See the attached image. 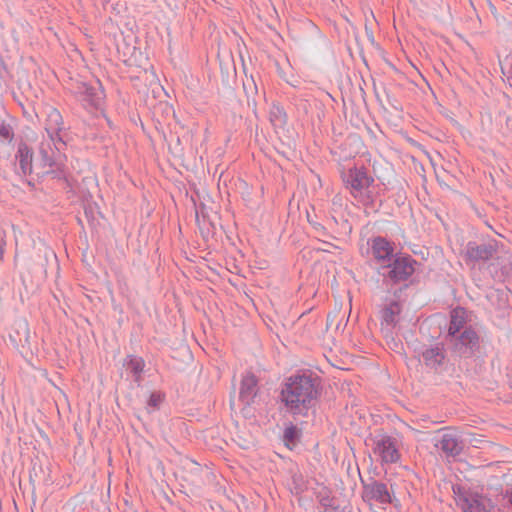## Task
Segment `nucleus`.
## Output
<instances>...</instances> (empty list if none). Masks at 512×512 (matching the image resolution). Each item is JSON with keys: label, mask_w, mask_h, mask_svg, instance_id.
I'll return each instance as SVG.
<instances>
[{"label": "nucleus", "mask_w": 512, "mask_h": 512, "mask_svg": "<svg viewBox=\"0 0 512 512\" xmlns=\"http://www.w3.org/2000/svg\"><path fill=\"white\" fill-rule=\"evenodd\" d=\"M243 90L247 97L248 106L252 105L253 109L256 110V97L258 95V86L252 75L250 77H247L246 80L243 81Z\"/></svg>", "instance_id": "24"}, {"label": "nucleus", "mask_w": 512, "mask_h": 512, "mask_svg": "<svg viewBox=\"0 0 512 512\" xmlns=\"http://www.w3.org/2000/svg\"><path fill=\"white\" fill-rule=\"evenodd\" d=\"M50 175L53 179H58L63 182V189L66 193L74 194L75 180L70 173L66 162H63V166H54L45 172Z\"/></svg>", "instance_id": "19"}, {"label": "nucleus", "mask_w": 512, "mask_h": 512, "mask_svg": "<svg viewBox=\"0 0 512 512\" xmlns=\"http://www.w3.org/2000/svg\"><path fill=\"white\" fill-rule=\"evenodd\" d=\"M34 151L25 141L18 143L15 159L19 163V169L24 176L32 174Z\"/></svg>", "instance_id": "16"}, {"label": "nucleus", "mask_w": 512, "mask_h": 512, "mask_svg": "<svg viewBox=\"0 0 512 512\" xmlns=\"http://www.w3.org/2000/svg\"><path fill=\"white\" fill-rule=\"evenodd\" d=\"M117 6H118V4H116V6H113V5H112V9H113L114 11H116V13H117V14H119V13H120V9H118V8H117Z\"/></svg>", "instance_id": "37"}, {"label": "nucleus", "mask_w": 512, "mask_h": 512, "mask_svg": "<svg viewBox=\"0 0 512 512\" xmlns=\"http://www.w3.org/2000/svg\"><path fill=\"white\" fill-rule=\"evenodd\" d=\"M468 321V312L464 307L457 306L450 311V320L446 337L454 336L456 333L462 332Z\"/></svg>", "instance_id": "17"}, {"label": "nucleus", "mask_w": 512, "mask_h": 512, "mask_svg": "<svg viewBox=\"0 0 512 512\" xmlns=\"http://www.w3.org/2000/svg\"><path fill=\"white\" fill-rule=\"evenodd\" d=\"M29 328L27 323L19 324L15 333L9 334V340L15 348L25 347L29 343Z\"/></svg>", "instance_id": "23"}, {"label": "nucleus", "mask_w": 512, "mask_h": 512, "mask_svg": "<svg viewBox=\"0 0 512 512\" xmlns=\"http://www.w3.org/2000/svg\"><path fill=\"white\" fill-rule=\"evenodd\" d=\"M66 146L63 138H57V140L44 139L39 145L42 166L49 168L63 166V162H67V156L64 153Z\"/></svg>", "instance_id": "7"}, {"label": "nucleus", "mask_w": 512, "mask_h": 512, "mask_svg": "<svg viewBox=\"0 0 512 512\" xmlns=\"http://www.w3.org/2000/svg\"><path fill=\"white\" fill-rule=\"evenodd\" d=\"M203 472V468L198 463L190 462L187 467L183 468L180 477L189 487L200 488L204 483Z\"/></svg>", "instance_id": "18"}, {"label": "nucleus", "mask_w": 512, "mask_h": 512, "mask_svg": "<svg viewBox=\"0 0 512 512\" xmlns=\"http://www.w3.org/2000/svg\"><path fill=\"white\" fill-rule=\"evenodd\" d=\"M43 113L46 116L44 129L48 138L52 140L62 138L61 132L64 129V121L59 110L51 105H45Z\"/></svg>", "instance_id": "12"}, {"label": "nucleus", "mask_w": 512, "mask_h": 512, "mask_svg": "<svg viewBox=\"0 0 512 512\" xmlns=\"http://www.w3.org/2000/svg\"><path fill=\"white\" fill-rule=\"evenodd\" d=\"M124 366L133 375V380L138 385L142 382V373L145 367V361L142 357L128 355L124 360Z\"/></svg>", "instance_id": "22"}, {"label": "nucleus", "mask_w": 512, "mask_h": 512, "mask_svg": "<svg viewBox=\"0 0 512 512\" xmlns=\"http://www.w3.org/2000/svg\"><path fill=\"white\" fill-rule=\"evenodd\" d=\"M343 181L355 200L366 208H374L375 194L370 190L374 178L368 175L365 167L350 168L343 174Z\"/></svg>", "instance_id": "2"}, {"label": "nucleus", "mask_w": 512, "mask_h": 512, "mask_svg": "<svg viewBox=\"0 0 512 512\" xmlns=\"http://www.w3.org/2000/svg\"><path fill=\"white\" fill-rule=\"evenodd\" d=\"M269 121L274 129H283L288 122V115L279 102H273L269 110Z\"/></svg>", "instance_id": "21"}, {"label": "nucleus", "mask_w": 512, "mask_h": 512, "mask_svg": "<svg viewBox=\"0 0 512 512\" xmlns=\"http://www.w3.org/2000/svg\"><path fill=\"white\" fill-rule=\"evenodd\" d=\"M485 499L479 494L464 492L458 494V505L463 512H489Z\"/></svg>", "instance_id": "15"}, {"label": "nucleus", "mask_w": 512, "mask_h": 512, "mask_svg": "<svg viewBox=\"0 0 512 512\" xmlns=\"http://www.w3.org/2000/svg\"><path fill=\"white\" fill-rule=\"evenodd\" d=\"M372 450L382 464L396 463L400 459L397 440L387 434H377L370 438Z\"/></svg>", "instance_id": "9"}, {"label": "nucleus", "mask_w": 512, "mask_h": 512, "mask_svg": "<svg viewBox=\"0 0 512 512\" xmlns=\"http://www.w3.org/2000/svg\"><path fill=\"white\" fill-rule=\"evenodd\" d=\"M70 90L85 109H99L104 103L105 93L99 81L94 84L75 82Z\"/></svg>", "instance_id": "5"}, {"label": "nucleus", "mask_w": 512, "mask_h": 512, "mask_svg": "<svg viewBox=\"0 0 512 512\" xmlns=\"http://www.w3.org/2000/svg\"><path fill=\"white\" fill-rule=\"evenodd\" d=\"M306 218L308 223L312 226L314 232L319 236H328V231L324 225L319 223L316 218L317 216L312 215L309 211H306Z\"/></svg>", "instance_id": "27"}, {"label": "nucleus", "mask_w": 512, "mask_h": 512, "mask_svg": "<svg viewBox=\"0 0 512 512\" xmlns=\"http://www.w3.org/2000/svg\"><path fill=\"white\" fill-rule=\"evenodd\" d=\"M362 484L361 497L369 505L373 502L386 505L393 502L390 489L387 484L370 477L368 480L360 479Z\"/></svg>", "instance_id": "8"}, {"label": "nucleus", "mask_w": 512, "mask_h": 512, "mask_svg": "<svg viewBox=\"0 0 512 512\" xmlns=\"http://www.w3.org/2000/svg\"><path fill=\"white\" fill-rule=\"evenodd\" d=\"M30 482L33 484L34 480H33V477H32V474L30 473Z\"/></svg>", "instance_id": "38"}, {"label": "nucleus", "mask_w": 512, "mask_h": 512, "mask_svg": "<svg viewBox=\"0 0 512 512\" xmlns=\"http://www.w3.org/2000/svg\"><path fill=\"white\" fill-rule=\"evenodd\" d=\"M259 393L258 378L253 373H246L240 382L239 401L244 407H250Z\"/></svg>", "instance_id": "13"}, {"label": "nucleus", "mask_w": 512, "mask_h": 512, "mask_svg": "<svg viewBox=\"0 0 512 512\" xmlns=\"http://www.w3.org/2000/svg\"><path fill=\"white\" fill-rule=\"evenodd\" d=\"M418 261L410 254L398 252L386 265H381L378 272L384 283L399 284L410 279L416 270Z\"/></svg>", "instance_id": "3"}, {"label": "nucleus", "mask_w": 512, "mask_h": 512, "mask_svg": "<svg viewBox=\"0 0 512 512\" xmlns=\"http://www.w3.org/2000/svg\"><path fill=\"white\" fill-rule=\"evenodd\" d=\"M502 74L506 77L510 86H512V54L507 55L503 61L500 62Z\"/></svg>", "instance_id": "29"}, {"label": "nucleus", "mask_w": 512, "mask_h": 512, "mask_svg": "<svg viewBox=\"0 0 512 512\" xmlns=\"http://www.w3.org/2000/svg\"><path fill=\"white\" fill-rule=\"evenodd\" d=\"M508 379H509V385L512 388V365H511L510 371L508 373Z\"/></svg>", "instance_id": "32"}, {"label": "nucleus", "mask_w": 512, "mask_h": 512, "mask_svg": "<svg viewBox=\"0 0 512 512\" xmlns=\"http://www.w3.org/2000/svg\"><path fill=\"white\" fill-rule=\"evenodd\" d=\"M301 438V430L297 428L296 425L290 423L288 427L285 428L283 434V440L285 445L292 449L295 447Z\"/></svg>", "instance_id": "25"}, {"label": "nucleus", "mask_w": 512, "mask_h": 512, "mask_svg": "<svg viewBox=\"0 0 512 512\" xmlns=\"http://www.w3.org/2000/svg\"><path fill=\"white\" fill-rule=\"evenodd\" d=\"M435 446L445 454L447 458H456L464 449V442L456 433L446 432L437 440Z\"/></svg>", "instance_id": "14"}, {"label": "nucleus", "mask_w": 512, "mask_h": 512, "mask_svg": "<svg viewBox=\"0 0 512 512\" xmlns=\"http://www.w3.org/2000/svg\"><path fill=\"white\" fill-rule=\"evenodd\" d=\"M318 251H324V252H329L330 250L327 248V246H324V248H318L317 249Z\"/></svg>", "instance_id": "36"}, {"label": "nucleus", "mask_w": 512, "mask_h": 512, "mask_svg": "<svg viewBox=\"0 0 512 512\" xmlns=\"http://www.w3.org/2000/svg\"><path fill=\"white\" fill-rule=\"evenodd\" d=\"M0 139L11 143L14 139V131L10 124L5 121L0 122Z\"/></svg>", "instance_id": "30"}, {"label": "nucleus", "mask_w": 512, "mask_h": 512, "mask_svg": "<svg viewBox=\"0 0 512 512\" xmlns=\"http://www.w3.org/2000/svg\"><path fill=\"white\" fill-rule=\"evenodd\" d=\"M419 355L426 368L435 373L444 370L447 362V351L443 342H437L434 345H423Z\"/></svg>", "instance_id": "10"}, {"label": "nucleus", "mask_w": 512, "mask_h": 512, "mask_svg": "<svg viewBox=\"0 0 512 512\" xmlns=\"http://www.w3.org/2000/svg\"><path fill=\"white\" fill-rule=\"evenodd\" d=\"M453 352L461 358H472L480 351L481 340L476 329L469 325L454 336L445 337Z\"/></svg>", "instance_id": "4"}, {"label": "nucleus", "mask_w": 512, "mask_h": 512, "mask_svg": "<svg viewBox=\"0 0 512 512\" xmlns=\"http://www.w3.org/2000/svg\"><path fill=\"white\" fill-rule=\"evenodd\" d=\"M322 391V378L310 369H301L282 384L280 400L294 421L306 423L314 416Z\"/></svg>", "instance_id": "1"}, {"label": "nucleus", "mask_w": 512, "mask_h": 512, "mask_svg": "<svg viewBox=\"0 0 512 512\" xmlns=\"http://www.w3.org/2000/svg\"><path fill=\"white\" fill-rule=\"evenodd\" d=\"M498 249L499 245L496 239L469 241L465 247L464 260L467 265L473 266L485 263L497 256Z\"/></svg>", "instance_id": "6"}, {"label": "nucleus", "mask_w": 512, "mask_h": 512, "mask_svg": "<svg viewBox=\"0 0 512 512\" xmlns=\"http://www.w3.org/2000/svg\"><path fill=\"white\" fill-rule=\"evenodd\" d=\"M205 207L201 205L199 209H196V223L200 229L201 234L205 237L210 234V226L213 224L207 220V215L205 214Z\"/></svg>", "instance_id": "26"}, {"label": "nucleus", "mask_w": 512, "mask_h": 512, "mask_svg": "<svg viewBox=\"0 0 512 512\" xmlns=\"http://www.w3.org/2000/svg\"><path fill=\"white\" fill-rule=\"evenodd\" d=\"M318 251H324V252H329L330 250L327 248V246H324V248H318L317 249Z\"/></svg>", "instance_id": "35"}, {"label": "nucleus", "mask_w": 512, "mask_h": 512, "mask_svg": "<svg viewBox=\"0 0 512 512\" xmlns=\"http://www.w3.org/2000/svg\"><path fill=\"white\" fill-rule=\"evenodd\" d=\"M165 400V393L162 391H154L150 394L147 400L148 408H152V410L160 409L161 404Z\"/></svg>", "instance_id": "28"}, {"label": "nucleus", "mask_w": 512, "mask_h": 512, "mask_svg": "<svg viewBox=\"0 0 512 512\" xmlns=\"http://www.w3.org/2000/svg\"><path fill=\"white\" fill-rule=\"evenodd\" d=\"M402 307L398 301H391L389 304L385 305L381 310V325H386L388 327L394 328L399 321V315L401 313Z\"/></svg>", "instance_id": "20"}, {"label": "nucleus", "mask_w": 512, "mask_h": 512, "mask_svg": "<svg viewBox=\"0 0 512 512\" xmlns=\"http://www.w3.org/2000/svg\"><path fill=\"white\" fill-rule=\"evenodd\" d=\"M371 253L377 263L386 265L395 257V244L382 236L370 239Z\"/></svg>", "instance_id": "11"}, {"label": "nucleus", "mask_w": 512, "mask_h": 512, "mask_svg": "<svg viewBox=\"0 0 512 512\" xmlns=\"http://www.w3.org/2000/svg\"><path fill=\"white\" fill-rule=\"evenodd\" d=\"M4 247H5V241L2 237H0V262L3 260Z\"/></svg>", "instance_id": "31"}, {"label": "nucleus", "mask_w": 512, "mask_h": 512, "mask_svg": "<svg viewBox=\"0 0 512 512\" xmlns=\"http://www.w3.org/2000/svg\"><path fill=\"white\" fill-rule=\"evenodd\" d=\"M321 504H322V506H326V505H327V504L324 502V500H323V499L321 500Z\"/></svg>", "instance_id": "39"}, {"label": "nucleus", "mask_w": 512, "mask_h": 512, "mask_svg": "<svg viewBox=\"0 0 512 512\" xmlns=\"http://www.w3.org/2000/svg\"><path fill=\"white\" fill-rule=\"evenodd\" d=\"M323 244H324L325 246H327V247H330V248H337V246H336V245H334V244H332V243H330V242H326V241H324V242H323Z\"/></svg>", "instance_id": "33"}, {"label": "nucleus", "mask_w": 512, "mask_h": 512, "mask_svg": "<svg viewBox=\"0 0 512 512\" xmlns=\"http://www.w3.org/2000/svg\"><path fill=\"white\" fill-rule=\"evenodd\" d=\"M110 1H111V0H104V1L102 2L104 9H106V8H107V5L109 4V2H110Z\"/></svg>", "instance_id": "34"}]
</instances>
